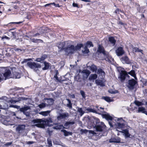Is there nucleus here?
<instances>
[{
  "label": "nucleus",
  "instance_id": "nucleus-1",
  "mask_svg": "<svg viewBox=\"0 0 147 147\" xmlns=\"http://www.w3.org/2000/svg\"><path fill=\"white\" fill-rule=\"evenodd\" d=\"M32 122L34 124L33 126H36L38 127L44 128L45 125L49 126L52 125L50 123H52L53 121L51 118L44 120L37 119L33 120Z\"/></svg>",
  "mask_w": 147,
  "mask_h": 147
},
{
  "label": "nucleus",
  "instance_id": "nucleus-2",
  "mask_svg": "<svg viewBox=\"0 0 147 147\" xmlns=\"http://www.w3.org/2000/svg\"><path fill=\"white\" fill-rule=\"evenodd\" d=\"M117 121L115 125L117 128H124L127 125V122L122 118H117L116 119Z\"/></svg>",
  "mask_w": 147,
  "mask_h": 147
},
{
  "label": "nucleus",
  "instance_id": "nucleus-3",
  "mask_svg": "<svg viewBox=\"0 0 147 147\" xmlns=\"http://www.w3.org/2000/svg\"><path fill=\"white\" fill-rule=\"evenodd\" d=\"M106 126L102 122H100L99 120H97L96 124L94 128L96 129V131H97L101 132L103 131V129H105Z\"/></svg>",
  "mask_w": 147,
  "mask_h": 147
},
{
  "label": "nucleus",
  "instance_id": "nucleus-4",
  "mask_svg": "<svg viewBox=\"0 0 147 147\" xmlns=\"http://www.w3.org/2000/svg\"><path fill=\"white\" fill-rule=\"evenodd\" d=\"M27 65L36 71L41 68V65L40 64L34 62H28L27 63Z\"/></svg>",
  "mask_w": 147,
  "mask_h": 147
},
{
  "label": "nucleus",
  "instance_id": "nucleus-5",
  "mask_svg": "<svg viewBox=\"0 0 147 147\" xmlns=\"http://www.w3.org/2000/svg\"><path fill=\"white\" fill-rule=\"evenodd\" d=\"M80 72L82 75L84 79H87L90 74V71L87 69H84L82 71H80Z\"/></svg>",
  "mask_w": 147,
  "mask_h": 147
},
{
  "label": "nucleus",
  "instance_id": "nucleus-6",
  "mask_svg": "<svg viewBox=\"0 0 147 147\" xmlns=\"http://www.w3.org/2000/svg\"><path fill=\"white\" fill-rule=\"evenodd\" d=\"M25 125H20L18 126L16 129L17 131L20 134L23 132L25 129Z\"/></svg>",
  "mask_w": 147,
  "mask_h": 147
},
{
  "label": "nucleus",
  "instance_id": "nucleus-7",
  "mask_svg": "<svg viewBox=\"0 0 147 147\" xmlns=\"http://www.w3.org/2000/svg\"><path fill=\"white\" fill-rule=\"evenodd\" d=\"M65 51L68 54L73 53L75 51V47L72 45L69 46L66 48L65 49Z\"/></svg>",
  "mask_w": 147,
  "mask_h": 147
},
{
  "label": "nucleus",
  "instance_id": "nucleus-8",
  "mask_svg": "<svg viewBox=\"0 0 147 147\" xmlns=\"http://www.w3.org/2000/svg\"><path fill=\"white\" fill-rule=\"evenodd\" d=\"M128 76L126 71H121L120 73V75L119 78H120L121 81H122L124 80L126 77Z\"/></svg>",
  "mask_w": 147,
  "mask_h": 147
},
{
  "label": "nucleus",
  "instance_id": "nucleus-9",
  "mask_svg": "<svg viewBox=\"0 0 147 147\" xmlns=\"http://www.w3.org/2000/svg\"><path fill=\"white\" fill-rule=\"evenodd\" d=\"M88 132L90 134H92L93 135H94L96 134L94 131L83 129H82L80 130V133L81 134H86Z\"/></svg>",
  "mask_w": 147,
  "mask_h": 147
},
{
  "label": "nucleus",
  "instance_id": "nucleus-10",
  "mask_svg": "<svg viewBox=\"0 0 147 147\" xmlns=\"http://www.w3.org/2000/svg\"><path fill=\"white\" fill-rule=\"evenodd\" d=\"M120 60L123 63L129 64L131 63L129 58L127 56L122 57L121 58Z\"/></svg>",
  "mask_w": 147,
  "mask_h": 147
},
{
  "label": "nucleus",
  "instance_id": "nucleus-11",
  "mask_svg": "<svg viewBox=\"0 0 147 147\" xmlns=\"http://www.w3.org/2000/svg\"><path fill=\"white\" fill-rule=\"evenodd\" d=\"M136 83V82L134 79H132L129 81L128 88L131 90L134 88V86Z\"/></svg>",
  "mask_w": 147,
  "mask_h": 147
},
{
  "label": "nucleus",
  "instance_id": "nucleus-12",
  "mask_svg": "<svg viewBox=\"0 0 147 147\" xmlns=\"http://www.w3.org/2000/svg\"><path fill=\"white\" fill-rule=\"evenodd\" d=\"M97 52L100 53H102L104 55L107 56L108 53L104 51L103 47L100 45H99Z\"/></svg>",
  "mask_w": 147,
  "mask_h": 147
},
{
  "label": "nucleus",
  "instance_id": "nucleus-13",
  "mask_svg": "<svg viewBox=\"0 0 147 147\" xmlns=\"http://www.w3.org/2000/svg\"><path fill=\"white\" fill-rule=\"evenodd\" d=\"M116 53L117 56H120L124 54V52L122 47H119L116 50Z\"/></svg>",
  "mask_w": 147,
  "mask_h": 147
},
{
  "label": "nucleus",
  "instance_id": "nucleus-14",
  "mask_svg": "<svg viewBox=\"0 0 147 147\" xmlns=\"http://www.w3.org/2000/svg\"><path fill=\"white\" fill-rule=\"evenodd\" d=\"M11 74V72L10 70H6L3 76L4 77V79L6 80L7 78H10Z\"/></svg>",
  "mask_w": 147,
  "mask_h": 147
},
{
  "label": "nucleus",
  "instance_id": "nucleus-15",
  "mask_svg": "<svg viewBox=\"0 0 147 147\" xmlns=\"http://www.w3.org/2000/svg\"><path fill=\"white\" fill-rule=\"evenodd\" d=\"M30 107H25L24 108H21L20 109V111L23 113L26 116L29 115V113L28 112H26V111L30 109Z\"/></svg>",
  "mask_w": 147,
  "mask_h": 147
},
{
  "label": "nucleus",
  "instance_id": "nucleus-16",
  "mask_svg": "<svg viewBox=\"0 0 147 147\" xmlns=\"http://www.w3.org/2000/svg\"><path fill=\"white\" fill-rule=\"evenodd\" d=\"M69 117V114L67 113H65L62 114H59V116L57 117L58 120H60L61 119L65 118L66 117Z\"/></svg>",
  "mask_w": 147,
  "mask_h": 147
},
{
  "label": "nucleus",
  "instance_id": "nucleus-17",
  "mask_svg": "<svg viewBox=\"0 0 147 147\" xmlns=\"http://www.w3.org/2000/svg\"><path fill=\"white\" fill-rule=\"evenodd\" d=\"M109 142L110 143H119L120 142V139L118 137H116L110 139Z\"/></svg>",
  "mask_w": 147,
  "mask_h": 147
},
{
  "label": "nucleus",
  "instance_id": "nucleus-18",
  "mask_svg": "<svg viewBox=\"0 0 147 147\" xmlns=\"http://www.w3.org/2000/svg\"><path fill=\"white\" fill-rule=\"evenodd\" d=\"M47 55L43 54L42 55L41 57L37 58L35 61L38 62H42V61L44 60L45 59L47 58Z\"/></svg>",
  "mask_w": 147,
  "mask_h": 147
},
{
  "label": "nucleus",
  "instance_id": "nucleus-19",
  "mask_svg": "<svg viewBox=\"0 0 147 147\" xmlns=\"http://www.w3.org/2000/svg\"><path fill=\"white\" fill-rule=\"evenodd\" d=\"M65 42H60L57 44V46L60 50H61L64 48V47L65 46Z\"/></svg>",
  "mask_w": 147,
  "mask_h": 147
},
{
  "label": "nucleus",
  "instance_id": "nucleus-20",
  "mask_svg": "<svg viewBox=\"0 0 147 147\" xmlns=\"http://www.w3.org/2000/svg\"><path fill=\"white\" fill-rule=\"evenodd\" d=\"M45 100H47V104H46L47 106H48L49 105H52L54 101V100L52 98H45Z\"/></svg>",
  "mask_w": 147,
  "mask_h": 147
},
{
  "label": "nucleus",
  "instance_id": "nucleus-21",
  "mask_svg": "<svg viewBox=\"0 0 147 147\" xmlns=\"http://www.w3.org/2000/svg\"><path fill=\"white\" fill-rule=\"evenodd\" d=\"M97 73L98 74H99L101 75L102 77L101 78H103L105 76V73L104 71L100 68L99 69H98Z\"/></svg>",
  "mask_w": 147,
  "mask_h": 147
},
{
  "label": "nucleus",
  "instance_id": "nucleus-22",
  "mask_svg": "<svg viewBox=\"0 0 147 147\" xmlns=\"http://www.w3.org/2000/svg\"><path fill=\"white\" fill-rule=\"evenodd\" d=\"M51 112L50 111H41L39 113V114L43 116H46L48 115Z\"/></svg>",
  "mask_w": 147,
  "mask_h": 147
},
{
  "label": "nucleus",
  "instance_id": "nucleus-23",
  "mask_svg": "<svg viewBox=\"0 0 147 147\" xmlns=\"http://www.w3.org/2000/svg\"><path fill=\"white\" fill-rule=\"evenodd\" d=\"M121 132L124 133L125 137H129L130 136V135L129 133L128 130L127 129L123 130L122 131H120Z\"/></svg>",
  "mask_w": 147,
  "mask_h": 147
},
{
  "label": "nucleus",
  "instance_id": "nucleus-24",
  "mask_svg": "<svg viewBox=\"0 0 147 147\" xmlns=\"http://www.w3.org/2000/svg\"><path fill=\"white\" fill-rule=\"evenodd\" d=\"M77 112L80 113V115L81 116H82L85 113L84 111L83 110L82 108L79 107H77Z\"/></svg>",
  "mask_w": 147,
  "mask_h": 147
},
{
  "label": "nucleus",
  "instance_id": "nucleus-25",
  "mask_svg": "<svg viewBox=\"0 0 147 147\" xmlns=\"http://www.w3.org/2000/svg\"><path fill=\"white\" fill-rule=\"evenodd\" d=\"M45 67L42 68V69L43 70L47 69H49L50 65L49 63L47 62L46 61H44L43 62Z\"/></svg>",
  "mask_w": 147,
  "mask_h": 147
},
{
  "label": "nucleus",
  "instance_id": "nucleus-26",
  "mask_svg": "<svg viewBox=\"0 0 147 147\" xmlns=\"http://www.w3.org/2000/svg\"><path fill=\"white\" fill-rule=\"evenodd\" d=\"M102 116L103 118H104L108 120H112V118L108 114H102Z\"/></svg>",
  "mask_w": 147,
  "mask_h": 147
},
{
  "label": "nucleus",
  "instance_id": "nucleus-27",
  "mask_svg": "<svg viewBox=\"0 0 147 147\" xmlns=\"http://www.w3.org/2000/svg\"><path fill=\"white\" fill-rule=\"evenodd\" d=\"M146 109L144 107H139L138 110V112L139 113L142 112V113H144L146 111Z\"/></svg>",
  "mask_w": 147,
  "mask_h": 147
},
{
  "label": "nucleus",
  "instance_id": "nucleus-28",
  "mask_svg": "<svg viewBox=\"0 0 147 147\" xmlns=\"http://www.w3.org/2000/svg\"><path fill=\"white\" fill-rule=\"evenodd\" d=\"M98 76L97 74H92L89 76V79L90 80H94L97 78Z\"/></svg>",
  "mask_w": 147,
  "mask_h": 147
},
{
  "label": "nucleus",
  "instance_id": "nucleus-29",
  "mask_svg": "<svg viewBox=\"0 0 147 147\" xmlns=\"http://www.w3.org/2000/svg\"><path fill=\"white\" fill-rule=\"evenodd\" d=\"M95 83L98 85H100L101 86H104V84L102 82V81L100 80H96Z\"/></svg>",
  "mask_w": 147,
  "mask_h": 147
},
{
  "label": "nucleus",
  "instance_id": "nucleus-30",
  "mask_svg": "<svg viewBox=\"0 0 147 147\" xmlns=\"http://www.w3.org/2000/svg\"><path fill=\"white\" fill-rule=\"evenodd\" d=\"M132 51L133 52H140L142 53V52L143 51L142 50L140 49L139 48L133 46L132 47Z\"/></svg>",
  "mask_w": 147,
  "mask_h": 147
},
{
  "label": "nucleus",
  "instance_id": "nucleus-31",
  "mask_svg": "<svg viewBox=\"0 0 147 147\" xmlns=\"http://www.w3.org/2000/svg\"><path fill=\"white\" fill-rule=\"evenodd\" d=\"M109 40L113 44V45H115L116 41L113 37H110L109 38Z\"/></svg>",
  "mask_w": 147,
  "mask_h": 147
},
{
  "label": "nucleus",
  "instance_id": "nucleus-32",
  "mask_svg": "<svg viewBox=\"0 0 147 147\" xmlns=\"http://www.w3.org/2000/svg\"><path fill=\"white\" fill-rule=\"evenodd\" d=\"M85 45L87 47H90L93 46V45L92 42L90 41H88L85 44Z\"/></svg>",
  "mask_w": 147,
  "mask_h": 147
},
{
  "label": "nucleus",
  "instance_id": "nucleus-33",
  "mask_svg": "<svg viewBox=\"0 0 147 147\" xmlns=\"http://www.w3.org/2000/svg\"><path fill=\"white\" fill-rule=\"evenodd\" d=\"M90 70L92 72H94V71L96 72L97 69V68L96 67V66H95V65H92L90 67Z\"/></svg>",
  "mask_w": 147,
  "mask_h": 147
},
{
  "label": "nucleus",
  "instance_id": "nucleus-34",
  "mask_svg": "<svg viewBox=\"0 0 147 147\" xmlns=\"http://www.w3.org/2000/svg\"><path fill=\"white\" fill-rule=\"evenodd\" d=\"M82 52L84 54H87L89 52V51L88 47L86 46H85L83 49L82 50Z\"/></svg>",
  "mask_w": 147,
  "mask_h": 147
},
{
  "label": "nucleus",
  "instance_id": "nucleus-35",
  "mask_svg": "<svg viewBox=\"0 0 147 147\" xmlns=\"http://www.w3.org/2000/svg\"><path fill=\"white\" fill-rule=\"evenodd\" d=\"M66 100L68 102V103L67 104V106L70 109H71L72 108V103L70 100L68 99H66Z\"/></svg>",
  "mask_w": 147,
  "mask_h": 147
},
{
  "label": "nucleus",
  "instance_id": "nucleus-36",
  "mask_svg": "<svg viewBox=\"0 0 147 147\" xmlns=\"http://www.w3.org/2000/svg\"><path fill=\"white\" fill-rule=\"evenodd\" d=\"M102 98L104 99L107 102H109L112 101V100L109 97H103Z\"/></svg>",
  "mask_w": 147,
  "mask_h": 147
},
{
  "label": "nucleus",
  "instance_id": "nucleus-37",
  "mask_svg": "<svg viewBox=\"0 0 147 147\" xmlns=\"http://www.w3.org/2000/svg\"><path fill=\"white\" fill-rule=\"evenodd\" d=\"M82 46L83 45L82 44H78L75 47V51L80 49Z\"/></svg>",
  "mask_w": 147,
  "mask_h": 147
},
{
  "label": "nucleus",
  "instance_id": "nucleus-38",
  "mask_svg": "<svg viewBox=\"0 0 147 147\" xmlns=\"http://www.w3.org/2000/svg\"><path fill=\"white\" fill-rule=\"evenodd\" d=\"M63 126L62 125H58L54 127V128L56 129H60L64 128Z\"/></svg>",
  "mask_w": 147,
  "mask_h": 147
},
{
  "label": "nucleus",
  "instance_id": "nucleus-39",
  "mask_svg": "<svg viewBox=\"0 0 147 147\" xmlns=\"http://www.w3.org/2000/svg\"><path fill=\"white\" fill-rule=\"evenodd\" d=\"M46 106H47L46 104L44 103H42L38 105V106L40 109L44 108Z\"/></svg>",
  "mask_w": 147,
  "mask_h": 147
},
{
  "label": "nucleus",
  "instance_id": "nucleus-40",
  "mask_svg": "<svg viewBox=\"0 0 147 147\" xmlns=\"http://www.w3.org/2000/svg\"><path fill=\"white\" fill-rule=\"evenodd\" d=\"M135 104L137 106H140L143 105V103L142 102H139L138 101H135L134 102Z\"/></svg>",
  "mask_w": 147,
  "mask_h": 147
},
{
  "label": "nucleus",
  "instance_id": "nucleus-41",
  "mask_svg": "<svg viewBox=\"0 0 147 147\" xmlns=\"http://www.w3.org/2000/svg\"><path fill=\"white\" fill-rule=\"evenodd\" d=\"M9 34L11 35V37H12V36H13V38H15L16 36V33L15 32H12L9 31Z\"/></svg>",
  "mask_w": 147,
  "mask_h": 147
},
{
  "label": "nucleus",
  "instance_id": "nucleus-42",
  "mask_svg": "<svg viewBox=\"0 0 147 147\" xmlns=\"http://www.w3.org/2000/svg\"><path fill=\"white\" fill-rule=\"evenodd\" d=\"M128 74L131 75L133 77H136V74L134 70H132L128 73Z\"/></svg>",
  "mask_w": 147,
  "mask_h": 147
},
{
  "label": "nucleus",
  "instance_id": "nucleus-43",
  "mask_svg": "<svg viewBox=\"0 0 147 147\" xmlns=\"http://www.w3.org/2000/svg\"><path fill=\"white\" fill-rule=\"evenodd\" d=\"M14 76L16 78H20V75L17 72H15L14 74Z\"/></svg>",
  "mask_w": 147,
  "mask_h": 147
},
{
  "label": "nucleus",
  "instance_id": "nucleus-44",
  "mask_svg": "<svg viewBox=\"0 0 147 147\" xmlns=\"http://www.w3.org/2000/svg\"><path fill=\"white\" fill-rule=\"evenodd\" d=\"M75 80L77 81L78 82H81V78H80V76L78 75L76 76L75 78Z\"/></svg>",
  "mask_w": 147,
  "mask_h": 147
},
{
  "label": "nucleus",
  "instance_id": "nucleus-45",
  "mask_svg": "<svg viewBox=\"0 0 147 147\" xmlns=\"http://www.w3.org/2000/svg\"><path fill=\"white\" fill-rule=\"evenodd\" d=\"M86 110L89 112H92L94 113H96V112L95 110L94 109L91 108H87Z\"/></svg>",
  "mask_w": 147,
  "mask_h": 147
},
{
  "label": "nucleus",
  "instance_id": "nucleus-46",
  "mask_svg": "<svg viewBox=\"0 0 147 147\" xmlns=\"http://www.w3.org/2000/svg\"><path fill=\"white\" fill-rule=\"evenodd\" d=\"M30 41L34 43H38V39H35L34 38H30Z\"/></svg>",
  "mask_w": 147,
  "mask_h": 147
},
{
  "label": "nucleus",
  "instance_id": "nucleus-47",
  "mask_svg": "<svg viewBox=\"0 0 147 147\" xmlns=\"http://www.w3.org/2000/svg\"><path fill=\"white\" fill-rule=\"evenodd\" d=\"M80 93L82 97L83 98H85L86 96H85V92L81 90L80 91Z\"/></svg>",
  "mask_w": 147,
  "mask_h": 147
},
{
  "label": "nucleus",
  "instance_id": "nucleus-48",
  "mask_svg": "<svg viewBox=\"0 0 147 147\" xmlns=\"http://www.w3.org/2000/svg\"><path fill=\"white\" fill-rule=\"evenodd\" d=\"M108 55V54H107V56L106 55H104V58H105V60L107 61H108L109 62H111V60L108 57H107Z\"/></svg>",
  "mask_w": 147,
  "mask_h": 147
},
{
  "label": "nucleus",
  "instance_id": "nucleus-49",
  "mask_svg": "<svg viewBox=\"0 0 147 147\" xmlns=\"http://www.w3.org/2000/svg\"><path fill=\"white\" fill-rule=\"evenodd\" d=\"M47 141L48 142V144L49 146H52V142L50 139H48Z\"/></svg>",
  "mask_w": 147,
  "mask_h": 147
},
{
  "label": "nucleus",
  "instance_id": "nucleus-50",
  "mask_svg": "<svg viewBox=\"0 0 147 147\" xmlns=\"http://www.w3.org/2000/svg\"><path fill=\"white\" fill-rule=\"evenodd\" d=\"M4 38H5L7 40H9L10 39V37H8V36H4L2 37L1 39H3Z\"/></svg>",
  "mask_w": 147,
  "mask_h": 147
},
{
  "label": "nucleus",
  "instance_id": "nucleus-51",
  "mask_svg": "<svg viewBox=\"0 0 147 147\" xmlns=\"http://www.w3.org/2000/svg\"><path fill=\"white\" fill-rule=\"evenodd\" d=\"M64 133V135L65 136H68L69 135L68 134V132L66 131L65 130H64L63 131Z\"/></svg>",
  "mask_w": 147,
  "mask_h": 147
},
{
  "label": "nucleus",
  "instance_id": "nucleus-52",
  "mask_svg": "<svg viewBox=\"0 0 147 147\" xmlns=\"http://www.w3.org/2000/svg\"><path fill=\"white\" fill-rule=\"evenodd\" d=\"M54 78H55L56 80L60 82V80H59V78L57 76V74H56L54 76Z\"/></svg>",
  "mask_w": 147,
  "mask_h": 147
},
{
  "label": "nucleus",
  "instance_id": "nucleus-53",
  "mask_svg": "<svg viewBox=\"0 0 147 147\" xmlns=\"http://www.w3.org/2000/svg\"><path fill=\"white\" fill-rule=\"evenodd\" d=\"M119 9H117L115 11V12L116 14H118L119 13ZM120 12H122V11L121 10H120Z\"/></svg>",
  "mask_w": 147,
  "mask_h": 147
},
{
  "label": "nucleus",
  "instance_id": "nucleus-54",
  "mask_svg": "<svg viewBox=\"0 0 147 147\" xmlns=\"http://www.w3.org/2000/svg\"><path fill=\"white\" fill-rule=\"evenodd\" d=\"M73 6L74 7H78V5L77 3H74L72 4Z\"/></svg>",
  "mask_w": 147,
  "mask_h": 147
},
{
  "label": "nucleus",
  "instance_id": "nucleus-55",
  "mask_svg": "<svg viewBox=\"0 0 147 147\" xmlns=\"http://www.w3.org/2000/svg\"><path fill=\"white\" fill-rule=\"evenodd\" d=\"M10 107L16 108H18V106L17 105H11L10 106Z\"/></svg>",
  "mask_w": 147,
  "mask_h": 147
},
{
  "label": "nucleus",
  "instance_id": "nucleus-56",
  "mask_svg": "<svg viewBox=\"0 0 147 147\" xmlns=\"http://www.w3.org/2000/svg\"><path fill=\"white\" fill-rule=\"evenodd\" d=\"M3 79H4V77L1 74H0V81Z\"/></svg>",
  "mask_w": 147,
  "mask_h": 147
},
{
  "label": "nucleus",
  "instance_id": "nucleus-57",
  "mask_svg": "<svg viewBox=\"0 0 147 147\" xmlns=\"http://www.w3.org/2000/svg\"><path fill=\"white\" fill-rule=\"evenodd\" d=\"M34 143V142L33 141H28L27 142V144H33Z\"/></svg>",
  "mask_w": 147,
  "mask_h": 147
},
{
  "label": "nucleus",
  "instance_id": "nucleus-58",
  "mask_svg": "<svg viewBox=\"0 0 147 147\" xmlns=\"http://www.w3.org/2000/svg\"><path fill=\"white\" fill-rule=\"evenodd\" d=\"M12 143V142L7 143L5 144V146L10 145H11V144Z\"/></svg>",
  "mask_w": 147,
  "mask_h": 147
},
{
  "label": "nucleus",
  "instance_id": "nucleus-59",
  "mask_svg": "<svg viewBox=\"0 0 147 147\" xmlns=\"http://www.w3.org/2000/svg\"><path fill=\"white\" fill-rule=\"evenodd\" d=\"M39 35H40L39 33H37L35 34H34L33 36V37H36V36H39Z\"/></svg>",
  "mask_w": 147,
  "mask_h": 147
},
{
  "label": "nucleus",
  "instance_id": "nucleus-60",
  "mask_svg": "<svg viewBox=\"0 0 147 147\" xmlns=\"http://www.w3.org/2000/svg\"><path fill=\"white\" fill-rule=\"evenodd\" d=\"M22 23V22H11V23H12V24H21Z\"/></svg>",
  "mask_w": 147,
  "mask_h": 147
},
{
  "label": "nucleus",
  "instance_id": "nucleus-61",
  "mask_svg": "<svg viewBox=\"0 0 147 147\" xmlns=\"http://www.w3.org/2000/svg\"><path fill=\"white\" fill-rule=\"evenodd\" d=\"M43 42V41L42 40L40 39H38V42H41L42 43Z\"/></svg>",
  "mask_w": 147,
  "mask_h": 147
},
{
  "label": "nucleus",
  "instance_id": "nucleus-62",
  "mask_svg": "<svg viewBox=\"0 0 147 147\" xmlns=\"http://www.w3.org/2000/svg\"><path fill=\"white\" fill-rule=\"evenodd\" d=\"M109 92L110 93H111V94H115V93H116V92H114V91H112L111 90H109Z\"/></svg>",
  "mask_w": 147,
  "mask_h": 147
},
{
  "label": "nucleus",
  "instance_id": "nucleus-63",
  "mask_svg": "<svg viewBox=\"0 0 147 147\" xmlns=\"http://www.w3.org/2000/svg\"><path fill=\"white\" fill-rule=\"evenodd\" d=\"M52 4H54L55 6V7H59V4H55L54 3H53Z\"/></svg>",
  "mask_w": 147,
  "mask_h": 147
},
{
  "label": "nucleus",
  "instance_id": "nucleus-64",
  "mask_svg": "<svg viewBox=\"0 0 147 147\" xmlns=\"http://www.w3.org/2000/svg\"><path fill=\"white\" fill-rule=\"evenodd\" d=\"M53 4L52 3L47 4L45 5V7H47V6H49V5H50L51 4Z\"/></svg>",
  "mask_w": 147,
  "mask_h": 147
}]
</instances>
